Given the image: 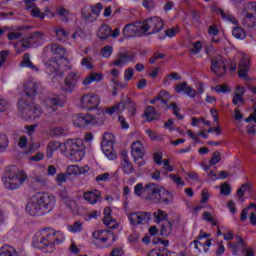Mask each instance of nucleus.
I'll return each instance as SVG.
<instances>
[{
  "label": "nucleus",
  "mask_w": 256,
  "mask_h": 256,
  "mask_svg": "<svg viewBox=\"0 0 256 256\" xmlns=\"http://www.w3.org/2000/svg\"><path fill=\"white\" fill-rule=\"evenodd\" d=\"M131 155L136 165H139L140 167H143V165H145V160L143 159V157H145V146L141 141H135L132 143Z\"/></svg>",
  "instance_id": "6e6552de"
},
{
  "label": "nucleus",
  "mask_w": 256,
  "mask_h": 256,
  "mask_svg": "<svg viewBox=\"0 0 256 256\" xmlns=\"http://www.w3.org/2000/svg\"><path fill=\"white\" fill-rule=\"evenodd\" d=\"M125 109H128L130 115H135V103L131 102L130 99H127L125 102H120L110 108H107L106 113H108V115H113V113H117L119 115L123 113Z\"/></svg>",
  "instance_id": "9d476101"
},
{
  "label": "nucleus",
  "mask_w": 256,
  "mask_h": 256,
  "mask_svg": "<svg viewBox=\"0 0 256 256\" xmlns=\"http://www.w3.org/2000/svg\"><path fill=\"white\" fill-rule=\"evenodd\" d=\"M173 233V224L169 220H164L160 224V235L161 237H169Z\"/></svg>",
  "instance_id": "72a5a7b5"
},
{
  "label": "nucleus",
  "mask_w": 256,
  "mask_h": 256,
  "mask_svg": "<svg viewBox=\"0 0 256 256\" xmlns=\"http://www.w3.org/2000/svg\"><path fill=\"white\" fill-rule=\"evenodd\" d=\"M251 69V66H249V57L242 56L240 63L238 65V76L240 79H244V81H249V76L247 73H249V70Z\"/></svg>",
  "instance_id": "4be33fe9"
},
{
  "label": "nucleus",
  "mask_w": 256,
  "mask_h": 256,
  "mask_svg": "<svg viewBox=\"0 0 256 256\" xmlns=\"http://www.w3.org/2000/svg\"><path fill=\"white\" fill-rule=\"evenodd\" d=\"M169 178L173 181V183H175V185H185L183 178L178 174H169Z\"/></svg>",
  "instance_id": "6e6d98bb"
},
{
  "label": "nucleus",
  "mask_w": 256,
  "mask_h": 256,
  "mask_svg": "<svg viewBox=\"0 0 256 256\" xmlns=\"http://www.w3.org/2000/svg\"><path fill=\"white\" fill-rule=\"evenodd\" d=\"M220 193L225 196L231 195V186L227 183L222 184L220 187Z\"/></svg>",
  "instance_id": "338daca9"
},
{
  "label": "nucleus",
  "mask_w": 256,
  "mask_h": 256,
  "mask_svg": "<svg viewBox=\"0 0 256 256\" xmlns=\"http://www.w3.org/2000/svg\"><path fill=\"white\" fill-rule=\"evenodd\" d=\"M68 230L70 233H81V231H83V222L78 220L72 225H68Z\"/></svg>",
  "instance_id": "49530a36"
},
{
  "label": "nucleus",
  "mask_w": 256,
  "mask_h": 256,
  "mask_svg": "<svg viewBox=\"0 0 256 256\" xmlns=\"http://www.w3.org/2000/svg\"><path fill=\"white\" fill-rule=\"evenodd\" d=\"M31 15L32 17H37L38 19H45V14H43V12H41V10H39V8H37V6H34V8H31Z\"/></svg>",
  "instance_id": "13d9d810"
},
{
  "label": "nucleus",
  "mask_w": 256,
  "mask_h": 256,
  "mask_svg": "<svg viewBox=\"0 0 256 256\" xmlns=\"http://www.w3.org/2000/svg\"><path fill=\"white\" fill-rule=\"evenodd\" d=\"M57 14L60 17L61 21H63L64 23H67V21H69V10L59 6L57 9Z\"/></svg>",
  "instance_id": "a18cd8bd"
},
{
  "label": "nucleus",
  "mask_w": 256,
  "mask_h": 256,
  "mask_svg": "<svg viewBox=\"0 0 256 256\" xmlns=\"http://www.w3.org/2000/svg\"><path fill=\"white\" fill-rule=\"evenodd\" d=\"M111 33V27L107 24H103L97 31V37L101 39V41H105V39H109V37H111Z\"/></svg>",
  "instance_id": "473e14b6"
},
{
  "label": "nucleus",
  "mask_w": 256,
  "mask_h": 256,
  "mask_svg": "<svg viewBox=\"0 0 256 256\" xmlns=\"http://www.w3.org/2000/svg\"><path fill=\"white\" fill-rule=\"evenodd\" d=\"M22 67H29L32 71H39V68L31 62V55L29 53H25L22 60Z\"/></svg>",
  "instance_id": "a19ab883"
},
{
  "label": "nucleus",
  "mask_w": 256,
  "mask_h": 256,
  "mask_svg": "<svg viewBox=\"0 0 256 256\" xmlns=\"http://www.w3.org/2000/svg\"><path fill=\"white\" fill-rule=\"evenodd\" d=\"M232 35L235 37V39H239L240 41H243L245 37H247V34L245 33V30L243 28L236 26L232 30Z\"/></svg>",
  "instance_id": "37998d69"
},
{
  "label": "nucleus",
  "mask_w": 256,
  "mask_h": 256,
  "mask_svg": "<svg viewBox=\"0 0 256 256\" xmlns=\"http://www.w3.org/2000/svg\"><path fill=\"white\" fill-rule=\"evenodd\" d=\"M70 161L79 162L83 161L85 157V146H81L79 149L74 150L68 154Z\"/></svg>",
  "instance_id": "2f4dec72"
},
{
  "label": "nucleus",
  "mask_w": 256,
  "mask_h": 256,
  "mask_svg": "<svg viewBox=\"0 0 256 256\" xmlns=\"http://www.w3.org/2000/svg\"><path fill=\"white\" fill-rule=\"evenodd\" d=\"M134 58V55L120 53L118 54V58L112 62V65H115L116 67H123L124 65H127V63L133 61Z\"/></svg>",
  "instance_id": "7c9ffc66"
},
{
  "label": "nucleus",
  "mask_w": 256,
  "mask_h": 256,
  "mask_svg": "<svg viewBox=\"0 0 256 256\" xmlns=\"http://www.w3.org/2000/svg\"><path fill=\"white\" fill-rule=\"evenodd\" d=\"M84 201H87L89 205H97L103 201V195L98 189L88 190L83 193Z\"/></svg>",
  "instance_id": "a211bd4d"
},
{
  "label": "nucleus",
  "mask_w": 256,
  "mask_h": 256,
  "mask_svg": "<svg viewBox=\"0 0 256 256\" xmlns=\"http://www.w3.org/2000/svg\"><path fill=\"white\" fill-rule=\"evenodd\" d=\"M63 65H67V62H61V59L57 57L45 61V67L48 73H59Z\"/></svg>",
  "instance_id": "412c9836"
},
{
  "label": "nucleus",
  "mask_w": 256,
  "mask_h": 256,
  "mask_svg": "<svg viewBox=\"0 0 256 256\" xmlns=\"http://www.w3.org/2000/svg\"><path fill=\"white\" fill-rule=\"evenodd\" d=\"M221 162V153L219 151H215L210 159V165H217V163Z\"/></svg>",
  "instance_id": "bf43d9fd"
},
{
  "label": "nucleus",
  "mask_w": 256,
  "mask_h": 256,
  "mask_svg": "<svg viewBox=\"0 0 256 256\" xmlns=\"http://www.w3.org/2000/svg\"><path fill=\"white\" fill-rule=\"evenodd\" d=\"M82 67H86V69H93V59L90 57L83 58L81 60Z\"/></svg>",
  "instance_id": "680f3d73"
},
{
  "label": "nucleus",
  "mask_w": 256,
  "mask_h": 256,
  "mask_svg": "<svg viewBox=\"0 0 256 256\" xmlns=\"http://www.w3.org/2000/svg\"><path fill=\"white\" fill-rule=\"evenodd\" d=\"M50 51L53 53V55H55L57 59H60V62H67V51L63 46L52 44Z\"/></svg>",
  "instance_id": "bb28decb"
},
{
  "label": "nucleus",
  "mask_w": 256,
  "mask_h": 256,
  "mask_svg": "<svg viewBox=\"0 0 256 256\" xmlns=\"http://www.w3.org/2000/svg\"><path fill=\"white\" fill-rule=\"evenodd\" d=\"M64 203L70 211H77V202L73 198L66 200Z\"/></svg>",
  "instance_id": "052dcab7"
},
{
  "label": "nucleus",
  "mask_w": 256,
  "mask_h": 256,
  "mask_svg": "<svg viewBox=\"0 0 256 256\" xmlns=\"http://www.w3.org/2000/svg\"><path fill=\"white\" fill-rule=\"evenodd\" d=\"M120 159V169H122L123 173H125V175H131V173H134L135 168L129 160V154L126 150L121 151Z\"/></svg>",
  "instance_id": "6ab92c4d"
},
{
  "label": "nucleus",
  "mask_w": 256,
  "mask_h": 256,
  "mask_svg": "<svg viewBox=\"0 0 256 256\" xmlns=\"http://www.w3.org/2000/svg\"><path fill=\"white\" fill-rule=\"evenodd\" d=\"M27 179V173L15 165L7 166L2 176L4 187L10 191L19 189V187H21V185H23Z\"/></svg>",
  "instance_id": "f03ea898"
},
{
  "label": "nucleus",
  "mask_w": 256,
  "mask_h": 256,
  "mask_svg": "<svg viewBox=\"0 0 256 256\" xmlns=\"http://www.w3.org/2000/svg\"><path fill=\"white\" fill-rule=\"evenodd\" d=\"M90 11H92L93 15H95L96 18H98L99 15H101V11H103V4L99 2L94 6H90Z\"/></svg>",
  "instance_id": "5fc2aeb1"
},
{
  "label": "nucleus",
  "mask_w": 256,
  "mask_h": 256,
  "mask_svg": "<svg viewBox=\"0 0 256 256\" xmlns=\"http://www.w3.org/2000/svg\"><path fill=\"white\" fill-rule=\"evenodd\" d=\"M45 171H47L45 166H39L32 176V180L40 188L47 187V173H45Z\"/></svg>",
  "instance_id": "f3484780"
},
{
  "label": "nucleus",
  "mask_w": 256,
  "mask_h": 256,
  "mask_svg": "<svg viewBox=\"0 0 256 256\" xmlns=\"http://www.w3.org/2000/svg\"><path fill=\"white\" fill-rule=\"evenodd\" d=\"M90 11L89 7H84L82 9V17L86 23H95L97 17H93V14Z\"/></svg>",
  "instance_id": "ea45409f"
},
{
  "label": "nucleus",
  "mask_w": 256,
  "mask_h": 256,
  "mask_svg": "<svg viewBox=\"0 0 256 256\" xmlns=\"http://www.w3.org/2000/svg\"><path fill=\"white\" fill-rule=\"evenodd\" d=\"M83 146H85V144L83 143V141L81 139L67 140L64 143L66 153H68V154L73 153L74 151H76L77 149H79Z\"/></svg>",
  "instance_id": "c756f323"
},
{
  "label": "nucleus",
  "mask_w": 256,
  "mask_h": 256,
  "mask_svg": "<svg viewBox=\"0 0 256 256\" xmlns=\"http://www.w3.org/2000/svg\"><path fill=\"white\" fill-rule=\"evenodd\" d=\"M80 103L83 109L93 111V109L99 107L101 98L97 94L86 93L80 98Z\"/></svg>",
  "instance_id": "1a4fd4ad"
},
{
  "label": "nucleus",
  "mask_w": 256,
  "mask_h": 256,
  "mask_svg": "<svg viewBox=\"0 0 256 256\" xmlns=\"http://www.w3.org/2000/svg\"><path fill=\"white\" fill-rule=\"evenodd\" d=\"M142 31L147 35H153L162 31L165 27V22L159 17H150L141 22Z\"/></svg>",
  "instance_id": "39448f33"
},
{
  "label": "nucleus",
  "mask_w": 256,
  "mask_h": 256,
  "mask_svg": "<svg viewBox=\"0 0 256 256\" xmlns=\"http://www.w3.org/2000/svg\"><path fill=\"white\" fill-rule=\"evenodd\" d=\"M36 197L46 214L51 213V211H53V207H55L54 195H51L49 193L38 192L36 194Z\"/></svg>",
  "instance_id": "f8f14e48"
},
{
  "label": "nucleus",
  "mask_w": 256,
  "mask_h": 256,
  "mask_svg": "<svg viewBox=\"0 0 256 256\" xmlns=\"http://www.w3.org/2000/svg\"><path fill=\"white\" fill-rule=\"evenodd\" d=\"M156 256H185V254H176L175 252H171L166 248H163L162 250H158L157 252H154Z\"/></svg>",
  "instance_id": "3c124183"
},
{
  "label": "nucleus",
  "mask_w": 256,
  "mask_h": 256,
  "mask_svg": "<svg viewBox=\"0 0 256 256\" xmlns=\"http://www.w3.org/2000/svg\"><path fill=\"white\" fill-rule=\"evenodd\" d=\"M247 189H249V184H243L241 186V188H239L237 190V197H238V201L239 203H243L244 199H243V195H245V193H247Z\"/></svg>",
  "instance_id": "8fccbe9b"
},
{
  "label": "nucleus",
  "mask_w": 256,
  "mask_h": 256,
  "mask_svg": "<svg viewBox=\"0 0 256 256\" xmlns=\"http://www.w3.org/2000/svg\"><path fill=\"white\" fill-rule=\"evenodd\" d=\"M144 115L146 116L147 121H155V117H157V112L155 111V107L148 106L145 110Z\"/></svg>",
  "instance_id": "de8ad7c7"
},
{
  "label": "nucleus",
  "mask_w": 256,
  "mask_h": 256,
  "mask_svg": "<svg viewBox=\"0 0 256 256\" xmlns=\"http://www.w3.org/2000/svg\"><path fill=\"white\" fill-rule=\"evenodd\" d=\"M53 32L55 33L58 41H65V39L69 37V32L61 26H55L53 28Z\"/></svg>",
  "instance_id": "4c0bfd02"
},
{
  "label": "nucleus",
  "mask_w": 256,
  "mask_h": 256,
  "mask_svg": "<svg viewBox=\"0 0 256 256\" xmlns=\"http://www.w3.org/2000/svg\"><path fill=\"white\" fill-rule=\"evenodd\" d=\"M168 109H172L175 117H177L178 119H183V115H181V113H179L180 109L179 107H177L176 103H171L169 106H167Z\"/></svg>",
  "instance_id": "4d7b16f0"
},
{
  "label": "nucleus",
  "mask_w": 256,
  "mask_h": 256,
  "mask_svg": "<svg viewBox=\"0 0 256 256\" xmlns=\"http://www.w3.org/2000/svg\"><path fill=\"white\" fill-rule=\"evenodd\" d=\"M256 15L253 13L246 12V16L243 20V25L247 26L248 28L255 27L256 25Z\"/></svg>",
  "instance_id": "79ce46f5"
},
{
  "label": "nucleus",
  "mask_w": 256,
  "mask_h": 256,
  "mask_svg": "<svg viewBox=\"0 0 256 256\" xmlns=\"http://www.w3.org/2000/svg\"><path fill=\"white\" fill-rule=\"evenodd\" d=\"M0 256H19V252L10 245H3L0 248Z\"/></svg>",
  "instance_id": "58836bf2"
},
{
  "label": "nucleus",
  "mask_w": 256,
  "mask_h": 256,
  "mask_svg": "<svg viewBox=\"0 0 256 256\" xmlns=\"http://www.w3.org/2000/svg\"><path fill=\"white\" fill-rule=\"evenodd\" d=\"M217 14L220 15L223 19V21H227L228 23H232L233 25H239V21H237V18L233 16V14L224 11L223 9L219 8L217 10Z\"/></svg>",
  "instance_id": "f704fd0d"
},
{
  "label": "nucleus",
  "mask_w": 256,
  "mask_h": 256,
  "mask_svg": "<svg viewBox=\"0 0 256 256\" xmlns=\"http://www.w3.org/2000/svg\"><path fill=\"white\" fill-rule=\"evenodd\" d=\"M86 37L87 34H85V30L83 29L76 30L72 35V39H85Z\"/></svg>",
  "instance_id": "69168bd1"
},
{
  "label": "nucleus",
  "mask_w": 256,
  "mask_h": 256,
  "mask_svg": "<svg viewBox=\"0 0 256 256\" xmlns=\"http://www.w3.org/2000/svg\"><path fill=\"white\" fill-rule=\"evenodd\" d=\"M169 99H171V95H169V92L165 90H161L154 99L150 100V105H156L158 109L163 108V105L165 107H169L167 103H169Z\"/></svg>",
  "instance_id": "aec40b11"
},
{
  "label": "nucleus",
  "mask_w": 256,
  "mask_h": 256,
  "mask_svg": "<svg viewBox=\"0 0 256 256\" xmlns=\"http://www.w3.org/2000/svg\"><path fill=\"white\" fill-rule=\"evenodd\" d=\"M142 31L141 22H135L132 24H127L123 29V35L127 39L131 37H137Z\"/></svg>",
  "instance_id": "5701e85b"
},
{
  "label": "nucleus",
  "mask_w": 256,
  "mask_h": 256,
  "mask_svg": "<svg viewBox=\"0 0 256 256\" xmlns=\"http://www.w3.org/2000/svg\"><path fill=\"white\" fill-rule=\"evenodd\" d=\"M131 225H145L151 219V212H135L128 216Z\"/></svg>",
  "instance_id": "2eb2a0df"
},
{
  "label": "nucleus",
  "mask_w": 256,
  "mask_h": 256,
  "mask_svg": "<svg viewBox=\"0 0 256 256\" xmlns=\"http://www.w3.org/2000/svg\"><path fill=\"white\" fill-rule=\"evenodd\" d=\"M155 183H148L143 187V183H138L134 187V193L137 197H141L142 195H146V199L149 200V197L153 193V187Z\"/></svg>",
  "instance_id": "b1692460"
},
{
  "label": "nucleus",
  "mask_w": 256,
  "mask_h": 256,
  "mask_svg": "<svg viewBox=\"0 0 256 256\" xmlns=\"http://www.w3.org/2000/svg\"><path fill=\"white\" fill-rule=\"evenodd\" d=\"M202 219L204 221H208V223H212V225H217V220H215V218H213V216L209 212H204L202 215Z\"/></svg>",
  "instance_id": "0e129e2a"
},
{
  "label": "nucleus",
  "mask_w": 256,
  "mask_h": 256,
  "mask_svg": "<svg viewBox=\"0 0 256 256\" xmlns=\"http://www.w3.org/2000/svg\"><path fill=\"white\" fill-rule=\"evenodd\" d=\"M153 217L155 218V223H163L167 221V212L159 209L153 213Z\"/></svg>",
  "instance_id": "c03bdc74"
},
{
  "label": "nucleus",
  "mask_w": 256,
  "mask_h": 256,
  "mask_svg": "<svg viewBox=\"0 0 256 256\" xmlns=\"http://www.w3.org/2000/svg\"><path fill=\"white\" fill-rule=\"evenodd\" d=\"M61 107V98L59 96L48 97L44 100V109L48 115H53Z\"/></svg>",
  "instance_id": "dca6fc26"
},
{
  "label": "nucleus",
  "mask_w": 256,
  "mask_h": 256,
  "mask_svg": "<svg viewBox=\"0 0 256 256\" xmlns=\"http://www.w3.org/2000/svg\"><path fill=\"white\" fill-rule=\"evenodd\" d=\"M103 223L106 225V227H108V229H117V227H119L117 221L111 217V208L109 207L104 209Z\"/></svg>",
  "instance_id": "c85d7f7f"
},
{
  "label": "nucleus",
  "mask_w": 256,
  "mask_h": 256,
  "mask_svg": "<svg viewBox=\"0 0 256 256\" xmlns=\"http://www.w3.org/2000/svg\"><path fill=\"white\" fill-rule=\"evenodd\" d=\"M166 55L164 53H154L152 57L150 58L149 62L151 65H154V63H157L159 59H165Z\"/></svg>",
  "instance_id": "e2e57ef3"
},
{
  "label": "nucleus",
  "mask_w": 256,
  "mask_h": 256,
  "mask_svg": "<svg viewBox=\"0 0 256 256\" xmlns=\"http://www.w3.org/2000/svg\"><path fill=\"white\" fill-rule=\"evenodd\" d=\"M65 236L51 228L38 231L33 238V245L36 249H47L48 253L55 251V243H63Z\"/></svg>",
  "instance_id": "f257e3e1"
},
{
  "label": "nucleus",
  "mask_w": 256,
  "mask_h": 256,
  "mask_svg": "<svg viewBox=\"0 0 256 256\" xmlns=\"http://www.w3.org/2000/svg\"><path fill=\"white\" fill-rule=\"evenodd\" d=\"M9 147V138L5 134L0 133V152H3Z\"/></svg>",
  "instance_id": "603ef678"
},
{
  "label": "nucleus",
  "mask_w": 256,
  "mask_h": 256,
  "mask_svg": "<svg viewBox=\"0 0 256 256\" xmlns=\"http://www.w3.org/2000/svg\"><path fill=\"white\" fill-rule=\"evenodd\" d=\"M77 79H79V77L76 73L72 72L68 74L64 80L63 91L65 93H73V91H75V87L77 86Z\"/></svg>",
  "instance_id": "393cba45"
},
{
  "label": "nucleus",
  "mask_w": 256,
  "mask_h": 256,
  "mask_svg": "<svg viewBox=\"0 0 256 256\" xmlns=\"http://www.w3.org/2000/svg\"><path fill=\"white\" fill-rule=\"evenodd\" d=\"M92 237L102 247H109V239L115 241V234L109 230H97L92 234Z\"/></svg>",
  "instance_id": "ddd939ff"
},
{
  "label": "nucleus",
  "mask_w": 256,
  "mask_h": 256,
  "mask_svg": "<svg viewBox=\"0 0 256 256\" xmlns=\"http://www.w3.org/2000/svg\"><path fill=\"white\" fill-rule=\"evenodd\" d=\"M103 81V74L92 72L90 75H88L82 82L83 85H91V83Z\"/></svg>",
  "instance_id": "c9c22d12"
},
{
  "label": "nucleus",
  "mask_w": 256,
  "mask_h": 256,
  "mask_svg": "<svg viewBox=\"0 0 256 256\" xmlns=\"http://www.w3.org/2000/svg\"><path fill=\"white\" fill-rule=\"evenodd\" d=\"M101 149L104 155H106V157L110 161H115V159H117V153L113 149V134L104 133V136L101 142Z\"/></svg>",
  "instance_id": "0eeeda50"
},
{
  "label": "nucleus",
  "mask_w": 256,
  "mask_h": 256,
  "mask_svg": "<svg viewBox=\"0 0 256 256\" xmlns=\"http://www.w3.org/2000/svg\"><path fill=\"white\" fill-rule=\"evenodd\" d=\"M43 39V32H33L29 35L28 38H25L26 43H31V41H34V43H37V41H41Z\"/></svg>",
  "instance_id": "09e8293b"
},
{
  "label": "nucleus",
  "mask_w": 256,
  "mask_h": 256,
  "mask_svg": "<svg viewBox=\"0 0 256 256\" xmlns=\"http://www.w3.org/2000/svg\"><path fill=\"white\" fill-rule=\"evenodd\" d=\"M173 199V193L169 192L163 186H159V184L154 183L149 201H153V203H163L164 205H169V203H173Z\"/></svg>",
  "instance_id": "20e7f679"
},
{
  "label": "nucleus",
  "mask_w": 256,
  "mask_h": 256,
  "mask_svg": "<svg viewBox=\"0 0 256 256\" xmlns=\"http://www.w3.org/2000/svg\"><path fill=\"white\" fill-rule=\"evenodd\" d=\"M68 175H81V173H87L89 171V166L80 168L77 165H70L66 169Z\"/></svg>",
  "instance_id": "e433bc0d"
},
{
  "label": "nucleus",
  "mask_w": 256,
  "mask_h": 256,
  "mask_svg": "<svg viewBox=\"0 0 256 256\" xmlns=\"http://www.w3.org/2000/svg\"><path fill=\"white\" fill-rule=\"evenodd\" d=\"M24 108V113L29 119H39L43 115V110L41 106L35 104V102L27 103L25 100H20L18 102V109Z\"/></svg>",
  "instance_id": "423d86ee"
},
{
  "label": "nucleus",
  "mask_w": 256,
  "mask_h": 256,
  "mask_svg": "<svg viewBox=\"0 0 256 256\" xmlns=\"http://www.w3.org/2000/svg\"><path fill=\"white\" fill-rule=\"evenodd\" d=\"M26 211L27 213H29V215H32V217H37L39 215H47V213L41 206V202H39V199L37 198V194L32 196V198L26 205Z\"/></svg>",
  "instance_id": "4468645a"
},
{
  "label": "nucleus",
  "mask_w": 256,
  "mask_h": 256,
  "mask_svg": "<svg viewBox=\"0 0 256 256\" xmlns=\"http://www.w3.org/2000/svg\"><path fill=\"white\" fill-rule=\"evenodd\" d=\"M101 57H104V59H109L111 55H113V47L111 46H105L100 51Z\"/></svg>",
  "instance_id": "864d4df0"
},
{
  "label": "nucleus",
  "mask_w": 256,
  "mask_h": 256,
  "mask_svg": "<svg viewBox=\"0 0 256 256\" xmlns=\"http://www.w3.org/2000/svg\"><path fill=\"white\" fill-rule=\"evenodd\" d=\"M39 82L35 80H28L24 83V92L26 97H35L37 89H39Z\"/></svg>",
  "instance_id": "a878e982"
},
{
  "label": "nucleus",
  "mask_w": 256,
  "mask_h": 256,
  "mask_svg": "<svg viewBox=\"0 0 256 256\" xmlns=\"http://www.w3.org/2000/svg\"><path fill=\"white\" fill-rule=\"evenodd\" d=\"M210 69L214 75L222 77L227 73V65L225 64V59L221 55L214 56L211 59Z\"/></svg>",
  "instance_id": "9b49d317"
},
{
  "label": "nucleus",
  "mask_w": 256,
  "mask_h": 256,
  "mask_svg": "<svg viewBox=\"0 0 256 256\" xmlns=\"http://www.w3.org/2000/svg\"><path fill=\"white\" fill-rule=\"evenodd\" d=\"M76 127H87V125H103L105 123V114H77L72 118Z\"/></svg>",
  "instance_id": "7ed1b4c3"
},
{
  "label": "nucleus",
  "mask_w": 256,
  "mask_h": 256,
  "mask_svg": "<svg viewBox=\"0 0 256 256\" xmlns=\"http://www.w3.org/2000/svg\"><path fill=\"white\" fill-rule=\"evenodd\" d=\"M175 91L178 93H185L188 97H191L194 99V97H197V91L195 89L191 88L187 82H182L175 87Z\"/></svg>",
  "instance_id": "cd10ccee"
},
{
  "label": "nucleus",
  "mask_w": 256,
  "mask_h": 256,
  "mask_svg": "<svg viewBox=\"0 0 256 256\" xmlns=\"http://www.w3.org/2000/svg\"><path fill=\"white\" fill-rule=\"evenodd\" d=\"M53 135H56L57 137L61 135H67V129L63 127H56L52 130Z\"/></svg>",
  "instance_id": "774afa93"
}]
</instances>
